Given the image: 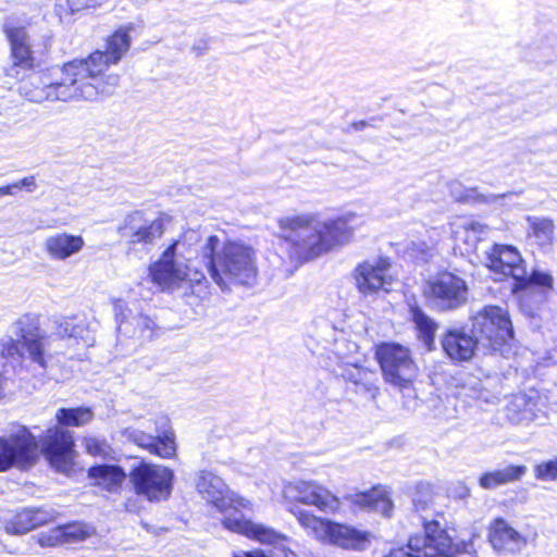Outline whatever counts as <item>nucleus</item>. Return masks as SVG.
<instances>
[{
    "label": "nucleus",
    "instance_id": "obj_32",
    "mask_svg": "<svg viewBox=\"0 0 557 557\" xmlns=\"http://www.w3.org/2000/svg\"><path fill=\"white\" fill-rule=\"evenodd\" d=\"M528 234L539 246L545 247L554 239V222L547 218L528 216Z\"/></svg>",
    "mask_w": 557,
    "mask_h": 557
},
{
    "label": "nucleus",
    "instance_id": "obj_15",
    "mask_svg": "<svg viewBox=\"0 0 557 557\" xmlns=\"http://www.w3.org/2000/svg\"><path fill=\"white\" fill-rule=\"evenodd\" d=\"M376 357L389 383H412L416 367L408 349L398 344H385L377 348Z\"/></svg>",
    "mask_w": 557,
    "mask_h": 557
},
{
    "label": "nucleus",
    "instance_id": "obj_21",
    "mask_svg": "<svg viewBox=\"0 0 557 557\" xmlns=\"http://www.w3.org/2000/svg\"><path fill=\"white\" fill-rule=\"evenodd\" d=\"M488 541L494 550L505 555L517 554L527 545L525 537L503 518L493 521L488 532Z\"/></svg>",
    "mask_w": 557,
    "mask_h": 557
},
{
    "label": "nucleus",
    "instance_id": "obj_6",
    "mask_svg": "<svg viewBox=\"0 0 557 557\" xmlns=\"http://www.w3.org/2000/svg\"><path fill=\"white\" fill-rule=\"evenodd\" d=\"M11 333L12 336L0 341V356L15 361L27 358L45 369L47 336L40 326V317L36 313L22 314L11 324Z\"/></svg>",
    "mask_w": 557,
    "mask_h": 557
},
{
    "label": "nucleus",
    "instance_id": "obj_35",
    "mask_svg": "<svg viewBox=\"0 0 557 557\" xmlns=\"http://www.w3.org/2000/svg\"><path fill=\"white\" fill-rule=\"evenodd\" d=\"M102 0H55V10L60 17L71 15L88 7H95Z\"/></svg>",
    "mask_w": 557,
    "mask_h": 557
},
{
    "label": "nucleus",
    "instance_id": "obj_19",
    "mask_svg": "<svg viewBox=\"0 0 557 557\" xmlns=\"http://www.w3.org/2000/svg\"><path fill=\"white\" fill-rule=\"evenodd\" d=\"M41 453L58 471L71 468L74 456V440L70 431L52 429L42 441Z\"/></svg>",
    "mask_w": 557,
    "mask_h": 557
},
{
    "label": "nucleus",
    "instance_id": "obj_46",
    "mask_svg": "<svg viewBox=\"0 0 557 557\" xmlns=\"http://www.w3.org/2000/svg\"><path fill=\"white\" fill-rule=\"evenodd\" d=\"M479 399H482L483 401L487 404H496L499 400L498 395L495 393H491L487 389H476L473 388Z\"/></svg>",
    "mask_w": 557,
    "mask_h": 557
},
{
    "label": "nucleus",
    "instance_id": "obj_13",
    "mask_svg": "<svg viewBox=\"0 0 557 557\" xmlns=\"http://www.w3.org/2000/svg\"><path fill=\"white\" fill-rule=\"evenodd\" d=\"M119 341H131V349L150 342L157 334V323L150 317L129 306H117Z\"/></svg>",
    "mask_w": 557,
    "mask_h": 557
},
{
    "label": "nucleus",
    "instance_id": "obj_26",
    "mask_svg": "<svg viewBox=\"0 0 557 557\" xmlns=\"http://www.w3.org/2000/svg\"><path fill=\"white\" fill-rule=\"evenodd\" d=\"M480 345L476 336L468 335L461 330H449L443 336L442 347L446 355L457 361H466L472 358L475 348Z\"/></svg>",
    "mask_w": 557,
    "mask_h": 557
},
{
    "label": "nucleus",
    "instance_id": "obj_30",
    "mask_svg": "<svg viewBox=\"0 0 557 557\" xmlns=\"http://www.w3.org/2000/svg\"><path fill=\"white\" fill-rule=\"evenodd\" d=\"M409 319L414 324L419 341L428 350L434 348V338L437 323L429 317L424 310L416 304H409Z\"/></svg>",
    "mask_w": 557,
    "mask_h": 557
},
{
    "label": "nucleus",
    "instance_id": "obj_20",
    "mask_svg": "<svg viewBox=\"0 0 557 557\" xmlns=\"http://www.w3.org/2000/svg\"><path fill=\"white\" fill-rule=\"evenodd\" d=\"M57 335L67 339L70 345L76 348H86L95 344V323L86 317H63L54 320Z\"/></svg>",
    "mask_w": 557,
    "mask_h": 557
},
{
    "label": "nucleus",
    "instance_id": "obj_52",
    "mask_svg": "<svg viewBox=\"0 0 557 557\" xmlns=\"http://www.w3.org/2000/svg\"><path fill=\"white\" fill-rule=\"evenodd\" d=\"M451 418H456V416L453 413H445V419H451Z\"/></svg>",
    "mask_w": 557,
    "mask_h": 557
},
{
    "label": "nucleus",
    "instance_id": "obj_2",
    "mask_svg": "<svg viewBox=\"0 0 557 557\" xmlns=\"http://www.w3.org/2000/svg\"><path fill=\"white\" fill-rule=\"evenodd\" d=\"M277 223V236L285 243L290 260L305 263L348 244L357 226V215L347 213L320 222L312 214H300L281 218Z\"/></svg>",
    "mask_w": 557,
    "mask_h": 557
},
{
    "label": "nucleus",
    "instance_id": "obj_44",
    "mask_svg": "<svg viewBox=\"0 0 557 557\" xmlns=\"http://www.w3.org/2000/svg\"><path fill=\"white\" fill-rule=\"evenodd\" d=\"M397 388L401 397L405 398L404 406L408 410H416L418 407V397L416 395L414 385H393Z\"/></svg>",
    "mask_w": 557,
    "mask_h": 557
},
{
    "label": "nucleus",
    "instance_id": "obj_40",
    "mask_svg": "<svg viewBox=\"0 0 557 557\" xmlns=\"http://www.w3.org/2000/svg\"><path fill=\"white\" fill-rule=\"evenodd\" d=\"M486 228H487L486 225H483L480 222L473 221L470 223H465L461 226H459L458 230L456 231V236L457 237L463 236L465 242L467 244H469L470 238L472 240L480 239V236L485 233Z\"/></svg>",
    "mask_w": 557,
    "mask_h": 557
},
{
    "label": "nucleus",
    "instance_id": "obj_34",
    "mask_svg": "<svg viewBox=\"0 0 557 557\" xmlns=\"http://www.w3.org/2000/svg\"><path fill=\"white\" fill-rule=\"evenodd\" d=\"M65 544L78 543L87 540L95 533V528L83 521H73L60 525Z\"/></svg>",
    "mask_w": 557,
    "mask_h": 557
},
{
    "label": "nucleus",
    "instance_id": "obj_41",
    "mask_svg": "<svg viewBox=\"0 0 557 557\" xmlns=\"http://www.w3.org/2000/svg\"><path fill=\"white\" fill-rule=\"evenodd\" d=\"M432 502V493L430 485L426 483H419L416 487V493L412 497V504L417 511L424 510L429 503Z\"/></svg>",
    "mask_w": 557,
    "mask_h": 557
},
{
    "label": "nucleus",
    "instance_id": "obj_9",
    "mask_svg": "<svg viewBox=\"0 0 557 557\" xmlns=\"http://www.w3.org/2000/svg\"><path fill=\"white\" fill-rule=\"evenodd\" d=\"M471 332L480 344L502 355L513 337L508 312L498 306H484L471 319Z\"/></svg>",
    "mask_w": 557,
    "mask_h": 557
},
{
    "label": "nucleus",
    "instance_id": "obj_33",
    "mask_svg": "<svg viewBox=\"0 0 557 557\" xmlns=\"http://www.w3.org/2000/svg\"><path fill=\"white\" fill-rule=\"evenodd\" d=\"M55 418L61 425L81 426L91 420L92 412L85 407L60 408Z\"/></svg>",
    "mask_w": 557,
    "mask_h": 557
},
{
    "label": "nucleus",
    "instance_id": "obj_17",
    "mask_svg": "<svg viewBox=\"0 0 557 557\" xmlns=\"http://www.w3.org/2000/svg\"><path fill=\"white\" fill-rule=\"evenodd\" d=\"M154 424L156 435L147 434L139 430H132L128 437L138 446L148 449L161 458L173 457L176 453V444L175 435L170 426V419L166 416H159Z\"/></svg>",
    "mask_w": 557,
    "mask_h": 557
},
{
    "label": "nucleus",
    "instance_id": "obj_22",
    "mask_svg": "<svg viewBox=\"0 0 557 557\" xmlns=\"http://www.w3.org/2000/svg\"><path fill=\"white\" fill-rule=\"evenodd\" d=\"M540 401L539 391L534 387L515 395L506 406L507 419L513 424L533 421L536 418V412L540 411Z\"/></svg>",
    "mask_w": 557,
    "mask_h": 557
},
{
    "label": "nucleus",
    "instance_id": "obj_47",
    "mask_svg": "<svg viewBox=\"0 0 557 557\" xmlns=\"http://www.w3.org/2000/svg\"><path fill=\"white\" fill-rule=\"evenodd\" d=\"M407 249H408V251H410V256L418 257L419 255H421V256L425 255L429 247L425 243L417 244L414 242H411L408 244Z\"/></svg>",
    "mask_w": 557,
    "mask_h": 557
},
{
    "label": "nucleus",
    "instance_id": "obj_38",
    "mask_svg": "<svg viewBox=\"0 0 557 557\" xmlns=\"http://www.w3.org/2000/svg\"><path fill=\"white\" fill-rule=\"evenodd\" d=\"M535 479L544 482H553L557 480V457L547 461H543L534 467Z\"/></svg>",
    "mask_w": 557,
    "mask_h": 557
},
{
    "label": "nucleus",
    "instance_id": "obj_10",
    "mask_svg": "<svg viewBox=\"0 0 557 557\" xmlns=\"http://www.w3.org/2000/svg\"><path fill=\"white\" fill-rule=\"evenodd\" d=\"M467 282L451 272H441L429 277L422 287L426 305L437 312L455 311L468 301Z\"/></svg>",
    "mask_w": 557,
    "mask_h": 557
},
{
    "label": "nucleus",
    "instance_id": "obj_36",
    "mask_svg": "<svg viewBox=\"0 0 557 557\" xmlns=\"http://www.w3.org/2000/svg\"><path fill=\"white\" fill-rule=\"evenodd\" d=\"M531 285L550 288L553 286V276L546 272L533 271L530 275L527 273V280L524 282L515 283L512 289H524Z\"/></svg>",
    "mask_w": 557,
    "mask_h": 557
},
{
    "label": "nucleus",
    "instance_id": "obj_18",
    "mask_svg": "<svg viewBox=\"0 0 557 557\" xmlns=\"http://www.w3.org/2000/svg\"><path fill=\"white\" fill-rule=\"evenodd\" d=\"M391 262L387 258H376L360 263L355 270L358 290L363 296L376 294L392 283Z\"/></svg>",
    "mask_w": 557,
    "mask_h": 557
},
{
    "label": "nucleus",
    "instance_id": "obj_14",
    "mask_svg": "<svg viewBox=\"0 0 557 557\" xmlns=\"http://www.w3.org/2000/svg\"><path fill=\"white\" fill-rule=\"evenodd\" d=\"M485 263L497 281L506 277L513 278L515 283L527 280L524 261L513 246L495 244L486 251Z\"/></svg>",
    "mask_w": 557,
    "mask_h": 557
},
{
    "label": "nucleus",
    "instance_id": "obj_43",
    "mask_svg": "<svg viewBox=\"0 0 557 557\" xmlns=\"http://www.w3.org/2000/svg\"><path fill=\"white\" fill-rule=\"evenodd\" d=\"M38 543L42 547H53L65 544L60 525L39 535Z\"/></svg>",
    "mask_w": 557,
    "mask_h": 557
},
{
    "label": "nucleus",
    "instance_id": "obj_29",
    "mask_svg": "<svg viewBox=\"0 0 557 557\" xmlns=\"http://www.w3.org/2000/svg\"><path fill=\"white\" fill-rule=\"evenodd\" d=\"M528 471L524 465H508L502 469L483 472L478 480L483 490H496L499 486L519 481Z\"/></svg>",
    "mask_w": 557,
    "mask_h": 557
},
{
    "label": "nucleus",
    "instance_id": "obj_31",
    "mask_svg": "<svg viewBox=\"0 0 557 557\" xmlns=\"http://www.w3.org/2000/svg\"><path fill=\"white\" fill-rule=\"evenodd\" d=\"M356 503L362 508L380 512L382 516L388 518L393 511L392 500L380 491H372L356 495Z\"/></svg>",
    "mask_w": 557,
    "mask_h": 557
},
{
    "label": "nucleus",
    "instance_id": "obj_42",
    "mask_svg": "<svg viewBox=\"0 0 557 557\" xmlns=\"http://www.w3.org/2000/svg\"><path fill=\"white\" fill-rule=\"evenodd\" d=\"M83 444L87 454L94 457L106 456L110 450V446L106 440H100L92 436L84 437Z\"/></svg>",
    "mask_w": 557,
    "mask_h": 557
},
{
    "label": "nucleus",
    "instance_id": "obj_11",
    "mask_svg": "<svg viewBox=\"0 0 557 557\" xmlns=\"http://www.w3.org/2000/svg\"><path fill=\"white\" fill-rule=\"evenodd\" d=\"M128 478L136 495L150 503L168 500L172 494L174 472L168 467L141 461L131 469Z\"/></svg>",
    "mask_w": 557,
    "mask_h": 557
},
{
    "label": "nucleus",
    "instance_id": "obj_49",
    "mask_svg": "<svg viewBox=\"0 0 557 557\" xmlns=\"http://www.w3.org/2000/svg\"><path fill=\"white\" fill-rule=\"evenodd\" d=\"M368 125V123L366 121H359V122H355L350 125V128H352L354 131H362L363 128H366Z\"/></svg>",
    "mask_w": 557,
    "mask_h": 557
},
{
    "label": "nucleus",
    "instance_id": "obj_16",
    "mask_svg": "<svg viewBox=\"0 0 557 557\" xmlns=\"http://www.w3.org/2000/svg\"><path fill=\"white\" fill-rule=\"evenodd\" d=\"M122 238L132 245H151L164 233L161 219L148 220L143 211L127 214L117 227Z\"/></svg>",
    "mask_w": 557,
    "mask_h": 557
},
{
    "label": "nucleus",
    "instance_id": "obj_28",
    "mask_svg": "<svg viewBox=\"0 0 557 557\" xmlns=\"http://www.w3.org/2000/svg\"><path fill=\"white\" fill-rule=\"evenodd\" d=\"M297 499L301 504L315 506L324 512L333 511L338 506L333 494L312 482H302L299 485Z\"/></svg>",
    "mask_w": 557,
    "mask_h": 557
},
{
    "label": "nucleus",
    "instance_id": "obj_5",
    "mask_svg": "<svg viewBox=\"0 0 557 557\" xmlns=\"http://www.w3.org/2000/svg\"><path fill=\"white\" fill-rule=\"evenodd\" d=\"M422 525V534L411 535L405 546L393 548L383 557H457L461 554L479 557L474 547L479 534L473 532L469 540L454 543L438 521L423 518Z\"/></svg>",
    "mask_w": 557,
    "mask_h": 557
},
{
    "label": "nucleus",
    "instance_id": "obj_3",
    "mask_svg": "<svg viewBox=\"0 0 557 557\" xmlns=\"http://www.w3.org/2000/svg\"><path fill=\"white\" fill-rule=\"evenodd\" d=\"M196 488L203 499L224 515L222 524L225 529L261 544H278L286 540L283 533L273 528L246 519L238 508H248L250 502L231 492L224 481L214 473L200 471Z\"/></svg>",
    "mask_w": 557,
    "mask_h": 557
},
{
    "label": "nucleus",
    "instance_id": "obj_27",
    "mask_svg": "<svg viewBox=\"0 0 557 557\" xmlns=\"http://www.w3.org/2000/svg\"><path fill=\"white\" fill-rule=\"evenodd\" d=\"M87 473L95 486L109 493H117L127 476L121 466L109 463L91 466Z\"/></svg>",
    "mask_w": 557,
    "mask_h": 557
},
{
    "label": "nucleus",
    "instance_id": "obj_25",
    "mask_svg": "<svg viewBox=\"0 0 557 557\" xmlns=\"http://www.w3.org/2000/svg\"><path fill=\"white\" fill-rule=\"evenodd\" d=\"M85 245L81 235H74L66 232L55 233L45 239L44 248L50 259L64 261L78 253Z\"/></svg>",
    "mask_w": 557,
    "mask_h": 557
},
{
    "label": "nucleus",
    "instance_id": "obj_51",
    "mask_svg": "<svg viewBox=\"0 0 557 557\" xmlns=\"http://www.w3.org/2000/svg\"><path fill=\"white\" fill-rule=\"evenodd\" d=\"M360 386H361L366 392H368V393H371V392H372V389H371V388H369V387H368V385H366V384H362V385H360Z\"/></svg>",
    "mask_w": 557,
    "mask_h": 557
},
{
    "label": "nucleus",
    "instance_id": "obj_50",
    "mask_svg": "<svg viewBox=\"0 0 557 557\" xmlns=\"http://www.w3.org/2000/svg\"><path fill=\"white\" fill-rule=\"evenodd\" d=\"M455 399H447V404L453 406V410L456 411V404L454 403Z\"/></svg>",
    "mask_w": 557,
    "mask_h": 557
},
{
    "label": "nucleus",
    "instance_id": "obj_12",
    "mask_svg": "<svg viewBox=\"0 0 557 557\" xmlns=\"http://www.w3.org/2000/svg\"><path fill=\"white\" fill-rule=\"evenodd\" d=\"M36 436L26 426H21L8 436H0V472L12 468H32L39 458Z\"/></svg>",
    "mask_w": 557,
    "mask_h": 557
},
{
    "label": "nucleus",
    "instance_id": "obj_23",
    "mask_svg": "<svg viewBox=\"0 0 557 557\" xmlns=\"http://www.w3.org/2000/svg\"><path fill=\"white\" fill-rule=\"evenodd\" d=\"M4 33L11 47L13 69L32 70L35 67V57L29 45V36L24 27L4 26Z\"/></svg>",
    "mask_w": 557,
    "mask_h": 557
},
{
    "label": "nucleus",
    "instance_id": "obj_39",
    "mask_svg": "<svg viewBox=\"0 0 557 557\" xmlns=\"http://www.w3.org/2000/svg\"><path fill=\"white\" fill-rule=\"evenodd\" d=\"M509 195H512V193L484 195V194H480L476 190V188H472V189H467L466 195L463 197H460L459 199H462L465 201H472L475 203L491 205V203L497 202L498 200H500L503 198H506Z\"/></svg>",
    "mask_w": 557,
    "mask_h": 557
},
{
    "label": "nucleus",
    "instance_id": "obj_4",
    "mask_svg": "<svg viewBox=\"0 0 557 557\" xmlns=\"http://www.w3.org/2000/svg\"><path fill=\"white\" fill-rule=\"evenodd\" d=\"M201 252L211 278L222 289L228 287V282L248 286L256 282L257 256L251 246L233 240L220 246L219 237L211 235L202 246Z\"/></svg>",
    "mask_w": 557,
    "mask_h": 557
},
{
    "label": "nucleus",
    "instance_id": "obj_48",
    "mask_svg": "<svg viewBox=\"0 0 557 557\" xmlns=\"http://www.w3.org/2000/svg\"><path fill=\"white\" fill-rule=\"evenodd\" d=\"M124 509H125V511H127V512H132V513L138 512V510H139V506H138V504H137V500H136V499L128 498V499L124 503Z\"/></svg>",
    "mask_w": 557,
    "mask_h": 557
},
{
    "label": "nucleus",
    "instance_id": "obj_24",
    "mask_svg": "<svg viewBox=\"0 0 557 557\" xmlns=\"http://www.w3.org/2000/svg\"><path fill=\"white\" fill-rule=\"evenodd\" d=\"M53 518L54 515L50 510L41 507H27L7 520L4 528L10 534L21 535L50 522Z\"/></svg>",
    "mask_w": 557,
    "mask_h": 557
},
{
    "label": "nucleus",
    "instance_id": "obj_7",
    "mask_svg": "<svg viewBox=\"0 0 557 557\" xmlns=\"http://www.w3.org/2000/svg\"><path fill=\"white\" fill-rule=\"evenodd\" d=\"M152 282L162 289L177 287L182 282L191 285L206 281L202 269L191 259V251L185 239L174 240L149 268Z\"/></svg>",
    "mask_w": 557,
    "mask_h": 557
},
{
    "label": "nucleus",
    "instance_id": "obj_53",
    "mask_svg": "<svg viewBox=\"0 0 557 557\" xmlns=\"http://www.w3.org/2000/svg\"><path fill=\"white\" fill-rule=\"evenodd\" d=\"M456 186H459V184H458V183H454V184H451V191H453V193H454V188H455Z\"/></svg>",
    "mask_w": 557,
    "mask_h": 557
},
{
    "label": "nucleus",
    "instance_id": "obj_8",
    "mask_svg": "<svg viewBox=\"0 0 557 557\" xmlns=\"http://www.w3.org/2000/svg\"><path fill=\"white\" fill-rule=\"evenodd\" d=\"M300 525L310 530L324 544L350 552H364L371 545V533L348 523L321 519L308 510L294 509Z\"/></svg>",
    "mask_w": 557,
    "mask_h": 557
},
{
    "label": "nucleus",
    "instance_id": "obj_1",
    "mask_svg": "<svg viewBox=\"0 0 557 557\" xmlns=\"http://www.w3.org/2000/svg\"><path fill=\"white\" fill-rule=\"evenodd\" d=\"M131 37L116 30L107 41V50H96L85 59H75L61 69L32 74L20 86V92L36 103L44 101L96 100L110 96L119 85L117 74H106L127 52Z\"/></svg>",
    "mask_w": 557,
    "mask_h": 557
},
{
    "label": "nucleus",
    "instance_id": "obj_37",
    "mask_svg": "<svg viewBox=\"0 0 557 557\" xmlns=\"http://www.w3.org/2000/svg\"><path fill=\"white\" fill-rule=\"evenodd\" d=\"M17 189H25L27 193L35 191L37 189L36 177L34 175H29L10 185L0 187V197L8 195L14 196Z\"/></svg>",
    "mask_w": 557,
    "mask_h": 557
},
{
    "label": "nucleus",
    "instance_id": "obj_45",
    "mask_svg": "<svg viewBox=\"0 0 557 557\" xmlns=\"http://www.w3.org/2000/svg\"><path fill=\"white\" fill-rule=\"evenodd\" d=\"M232 557H272V556L261 548H255L251 550H243V549L234 550L232 554Z\"/></svg>",
    "mask_w": 557,
    "mask_h": 557
}]
</instances>
